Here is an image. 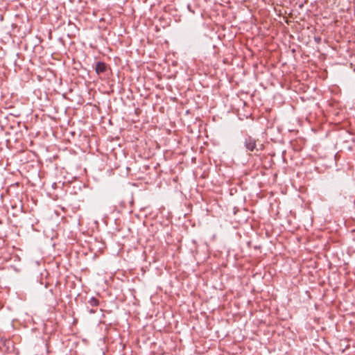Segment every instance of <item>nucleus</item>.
Masks as SVG:
<instances>
[{
	"label": "nucleus",
	"instance_id": "f257e3e1",
	"mask_svg": "<svg viewBox=\"0 0 355 355\" xmlns=\"http://www.w3.org/2000/svg\"><path fill=\"white\" fill-rule=\"evenodd\" d=\"M245 146L250 151H253L256 147V141L251 137H248L245 140Z\"/></svg>",
	"mask_w": 355,
	"mask_h": 355
},
{
	"label": "nucleus",
	"instance_id": "f03ea898",
	"mask_svg": "<svg viewBox=\"0 0 355 355\" xmlns=\"http://www.w3.org/2000/svg\"><path fill=\"white\" fill-rule=\"evenodd\" d=\"M106 70V65L104 62H98L96 64L95 71L98 74L105 72Z\"/></svg>",
	"mask_w": 355,
	"mask_h": 355
},
{
	"label": "nucleus",
	"instance_id": "7ed1b4c3",
	"mask_svg": "<svg viewBox=\"0 0 355 355\" xmlns=\"http://www.w3.org/2000/svg\"><path fill=\"white\" fill-rule=\"evenodd\" d=\"M89 304L92 306H97L99 304L98 300L95 297H92L89 300Z\"/></svg>",
	"mask_w": 355,
	"mask_h": 355
}]
</instances>
